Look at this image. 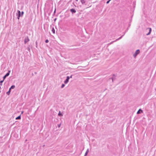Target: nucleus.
<instances>
[{
  "mask_svg": "<svg viewBox=\"0 0 156 156\" xmlns=\"http://www.w3.org/2000/svg\"><path fill=\"white\" fill-rule=\"evenodd\" d=\"M17 13H18L17 19H18L19 20L20 19V17L21 16H23V15L24 14V12L23 11H22L21 13L20 11L18 10L17 11Z\"/></svg>",
  "mask_w": 156,
  "mask_h": 156,
  "instance_id": "obj_1",
  "label": "nucleus"
},
{
  "mask_svg": "<svg viewBox=\"0 0 156 156\" xmlns=\"http://www.w3.org/2000/svg\"><path fill=\"white\" fill-rule=\"evenodd\" d=\"M140 53V51L139 49L136 50L133 55V56L135 58L136 56Z\"/></svg>",
  "mask_w": 156,
  "mask_h": 156,
  "instance_id": "obj_2",
  "label": "nucleus"
},
{
  "mask_svg": "<svg viewBox=\"0 0 156 156\" xmlns=\"http://www.w3.org/2000/svg\"><path fill=\"white\" fill-rule=\"evenodd\" d=\"M10 71L9 70L8 72L3 77V80H4L5 79L6 77L8 76L9 75Z\"/></svg>",
  "mask_w": 156,
  "mask_h": 156,
  "instance_id": "obj_3",
  "label": "nucleus"
},
{
  "mask_svg": "<svg viewBox=\"0 0 156 156\" xmlns=\"http://www.w3.org/2000/svg\"><path fill=\"white\" fill-rule=\"evenodd\" d=\"M69 78L70 77L69 76H67L66 77V79L64 82V83L65 84H66L68 83Z\"/></svg>",
  "mask_w": 156,
  "mask_h": 156,
  "instance_id": "obj_4",
  "label": "nucleus"
},
{
  "mask_svg": "<svg viewBox=\"0 0 156 156\" xmlns=\"http://www.w3.org/2000/svg\"><path fill=\"white\" fill-rule=\"evenodd\" d=\"M113 77L112 78H110L109 79H111L112 82H113L114 80L115 79V74H113L112 75Z\"/></svg>",
  "mask_w": 156,
  "mask_h": 156,
  "instance_id": "obj_5",
  "label": "nucleus"
},
{
  "mask_svg": "<svg viewBox=\"0 0 156 156\" xmlns=\"http://www.w3.org/2000/svg\"><path fill=\"white\" fill-rule=\"evenodd\" d=\"M29 41V39L28 37H27L24 39V43L25 44H26L27 42Z\"/></svg>",
  "mask_w": 156,
  "mask_h": 156,
  "instance_id": "obj_6",
  "label": "nucleus"
},
{
  "mask_svg": "<svg viewBox=\"0 0 156 156\" xmlns=\"http://www.w3.org/2000/svg\"><path fill=\"white\" fill-rule=\"evenodd\" d=\"M70 11L72 13H75L76 12V10L74 9H70Z\"/></svg>",
  "mask_w": 156,
  "mask_h": 156,
  "instance_id": "obj_7",
  "label": "nucleus"
},
{
  "mask_svg": "<svg viewBox=\"0 0 156 156\" xmlns=\"http://www.w3.org/2000/svg\"><path fill=\"white\" fill-rule=\"evenodd\" d=\"M148 29H149V32H148V34H147L146 35H149L151 34V28H148Z\"/></svg>",
  "mask_w": 156,
  "mask_h": 156,
  "instance_id": "obj_8",
  "label": "nucleus"
},
{
  "mask_svg": "<svg viewBox=\"0 0 156 156\" xmlns=\"http://www.w3.org/2000/svg\"><path fill=\"white\" fill-rule=\"evenodd\" d=\"M58 115L59 116H63L62 114L61 113L60 111H59V113L58 114Z\"/></svg>",
  "mask_w": 156,
  "mask_h": 156,
  "instance_id": "obj_9",
  "label": "nucleus"
},
{
  "mask_svg": "<svg viewBox=\"0 0 156 156\" xmlns=\"http://www.w3.org/2000/svg\"><path fill=\"white\" fill-rule=\"evenodd\" d=\"M21 119V116L20 115L19 116H18L17 117L16 119V120H18V119Z\"/></svg>",
  "mask_w": 156,
  "mask_h": 156,
  "instance_id": "obj_10",
  "label": "nucleus"
},
{
  "mask_svg": "<svg viewBox=\"0 0 156 156\" xmlns=\"http://www.w3.org/2000/svg\"><path fill=\"white\" fill-rule=\"evenodd\" d=\"M81 2L82 4H83L85 3V0H81Z\"/></svg>",
  "mask_w": 156,
  "mask_h": 156,
  "instance_id": "obj_11",
  "label": "nucleus"
},
{
  "mask_svg": "<svg viewBox=\"0 0 156 156\" xmlns=\"http://www.w3.org/2000/svg\"><path fill=\"white\" fill-rule=\"evenodd\" d=\"M15 87V86L14 85H12L10 88V90H11L12 89H14Z\"/></svg>",
  "mask_w": 156,
  "mask_h": 156,
  "instance_id": "obj_12",
  "label": "nucleus"
},
{
  "mask_svg": "<svg viewBox=\"0 0 156 156\" xmlns=\"http://www.w3.org/2000/svg\"><path fill=\"white\" fill-rule=\"evenodd\" d=\"M123 36V35H122V36L121 37H119V38L116 39L115 41H117L118 40H119L121 39L122 37Z\"/></svg>",
  "mask_w": 156,
  "mask_h": 156,
  "instance_id": "obj_13",
  "label": "nucleus"
},
{
  "mask_svg": "<svg viewBox=\"0 0 156 156\" xmlns=\"http://www.w3.org/2000/svg\"><path fill=\"white\" fill-rule=\"evenodd\" d=\"M4 81V80H2L0 81V86H2V83Z\"/></svg>",
  "mask_w": 156,
  "mask_h": 156,
  "instance_id": "obj_14",
  "label": "nucleus"
},
{
  "mask_svg": "<svg viewBox=\"0 0 156 156\" xmlns=\"http://www.w3.org/2000/svg\"><path fill=\"white\" fill-rule=\"evenodd\" d=\"M10 92H11V90H10V89H9V91H8L7 92L6 94H7L8 95H9V94H10Z\"/></svg>",
  "mask_w": 156,
  "mask_h": 156,
  "instance_id": "obj_15",
  "label": "nucleus"
},
{
  "mask_svg": "<svg viewBox=\"0 0 156 156\" xmlns=\"http://www.w3.org/2000/svg\"><path fill=\"white\" fill-rule=\"evenodd\" d=\"M140 110L141 112H143V111L142 110H140V109H139L137 112V114H139L140 113Z\"/></svg>",
  "mask_w": 156,
  "mask_h": 156,
  "instance_id": "obj_16",
  "label": "nucleus"
},
{
  "mask_svg": "<svg viewBox=\"0 0 156 156\" xmlns=\"http://www.w3.org/2000/svg\"><path fill=\"white\" fill-rule=\"evenodd\" d=\"M52 31L53 32V33H55V30L54 28H52Z\"/></svg>",
  "mask_w": 156,
  "mask_h": 156,
  "instance_id": "obj_17",
  "label": "nucleus"
},
{
  "mask_svg": "<svg viewBox=\"0 0 156 156\" xmlns=\"http://www.w3.org/2000/svg\"><path fill=\"white\" fill-rule=\"evenodd\" d=\"M65 86V85L63 84H62L61 86V88H63Z\"/></svg>",
  "mask_w": 156,
  "mask_h": 156,
  "instance_id": "obj_18",
  "label": "nucleus"
},
{
  "mask_svg": "<svg viewBox=\"0 0 156 156\" xmlns=\"http://www.w3.org/2000/svg\"><path fill=\"white\" fill-rule=\"evenodd\" d=\"M48 42H49V41H48V40H47V39L46 40H45V43H48Z\"/></svg>",
  "mask_w": 156,
  "mask_h": 156,
  "instance_id": "obj_19",
  "label": "nucleus"
},
{
  "mask_svg": "<svg viewBox=\"0 0 156 156\" xmlns=\"http://www.w3.org/2000/svg\"><path fill=\"white\" fill-rule=\"evenodd\" d=\"M37 41L36 42V48H37Z\"/></svg>",
  "mask_w": 156,
  "mask_h": 156,
  "instance_id": "obj_20",
  "label": "nucleus"
},
{
  "mask_svg": "<svg viewBox=\"0 0 156 156\" xmlns=\"http://www.w3.org/2000/svg\"><path fill=\"white\" fill-rule=\"evenodd\" d=\"M111 0H109L108 1H107L106 2L107 4H108L109 2L111 1Z\"/></svg>",
  "mask_w": 156,
  "mask_h": 156,
  "instance_id": "obj_21",
  "label": "nucleus"
},
{
  "mask_svg": "<svg viewBox=\"0 0 156 156\" xmlns=\"http://www.w3.org/2000/svg\"><path fill=\"white\" fill-rule=\"evenodd\" d=\"M88 154V153H87V152H86L85 154V156H87V155Z\"/></svg>",
  "mask_w": 156,
  "mask_h": 156,
  "instance_id": "obj_22",
  "label": "nucleus"
},
{
  "mask_svg": "<svg viewBox=\"0 0 156 156\" xmlns=\"http://www.w3.org/2000/svg\"><path fill=\"white\" fill-rule=\"evenodd\" d=\"M61 124H59L58 125V127H60Z\"/></svg>",
  "mask_w": 156,
  "mask_h": 156,
  "instance_id": "obj_23",
  "label": "nucleus"
},
{
  "mask_svg": "<svg viewBox=\"0 0 156 156\" xmlns=\"http://www.w3.org/2000/svg\"><path fill=\"white\" fill-rule=\"evenodd\" d=\"M86 152H87V153H88V152H89V149H88L87 150V151H86Z\"/></svg>",
  "mask_w": 156,
  "mask_h": 156,
  "instance_id": "obj_24",
  "label": "nucleus"
},
{
  "mask_svg": "<svg viewBox=\"0 0 156 156\" xmlns=\"http://www.w3.org/2000/svg\"><path fill=\"white\" fill-rule=\"evenodd\" d=\"M115 41H113L111 43H110V44H112V43H113V42H115Z\"/></svg>",
  "mask_w": 156,
  "mask_h": 156,
  "instance_id": "obj_25",
  "label": "nucleus"
},
{
  "mask_svg": "<svg viewBox=\"0 0 156 156\" xmlns=\"http://www.w3.org/2000/svg\"><path fill=\"white\" fill-rule=\"evenodd\" d=\"M70 78H72V75H71L70 77H69Z\"/></svg>",
  "mask_w": 156,
  "mask_h": 156,
  "instance_id": "obj_26",
  "label": "nucleus"
},
{
  "mask_svg": "<svg viewBox=\"0 0 156 156\" xmlns=\"http://www.w3.org/2000/svg\"><path fill=\"white\" fill-rule=\"evenodd\" d=\"M28 50H30V48H28Z\"/></svg>",
  "mask_w": 156,
  "mask_h": 156,
  "instance_id": "obj_27",
  "label": "nucleus"
},
{
  "mask_svg": "<svg viewBox=\"0 0 156 156\" xmlns=\"http://www.w3.org/2000/svg\"><path fill=\"white\" fill-rule=\"evenodd\" d=\"M125 33H124V34H123V36L125 35Z\"/></svg>",
  "mask_w": 156,
  "mask_h": 156,
  "instance_id": "obj_28",
  "label": "nucleus"
},
{
  "mask_svg": "<svg viewBox=\"0 0 156 156\" xmlns=\"http://www.w3.org/2000/svg\"><path fill=\"white\" fill-rule=\"evenodd\" d=\"M23 111H22V112H21V114H22V113H23Z\"/></svg>",
  "mask_w": 156,
  "mask_h": 156,
  "instance_id": "obj_29",
  "label": "nucleus"
},
{
  "mask_svg": "<svg viewBox=\"0 0 156 156\" xmlns=\"http://www.w3.org/2000/svg\"><path fill=\"white\" fill-rule=\"evenodd\" d=\"M127 31V30H126V31L125 32H126Z\"/></svg>",
  "mask_w": 156,
  "mask_h": 156,
  "instance_id": "obj_30",
  "label": "nucleus"
},
{
  "mask_svg": "<svg viewBox=\"0 0 156 156\" xmlns=\"http://www.w3.org/2000/svg\"><path fill=\"white\" fill-rule=\"evenodd\" d=\"M127 31V30H126V31L125 32H126Z\"/></svg>",
  "mask_w": 156,
  "mask_h": 156,
  "instance_id": "obj_31",
  "label": "nucleus"
},
{
  "mask_svg": "<svg viewBox=\"0 0 156 156\" xmlns=\"http://www.w3.org/2000/svg\"><path fill=\"white\" fill-rule=\"evenodd\" d=\"M56 20V19H55V20Z\"/></svg>",
  "mask_w": 156,
  "mask_h": 156,
  "instance_id": "obj_32",
  "label": "nucleus"
},
{
  "mask_svg": "<svg viewBox=\"0 0 156 156\" xmlns=\"http://www.w3.org/2000/svg\"><path fill=\"white\" fill-rule=\"evenodd\" d=\"M84 156H85V155H84Z\"/></svg>",
  "mask_w": 156,
  "mask_h": 156,
  "instance_id": "obj_33",
  "label": "nucleus"
}]
</instances>
